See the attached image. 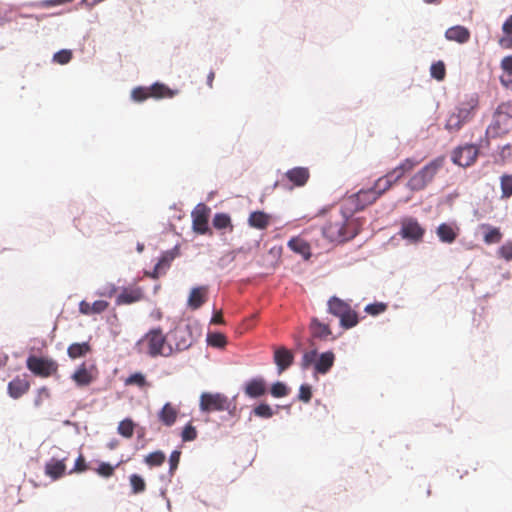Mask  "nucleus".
I'll return each instance as SVG.
<instances>
[{"label":"nucleus","mask_w":512,"mask_h":512,"mask_svg":"<svg viewBox=\"0 0 512 512\" xmlns=\"http://www.w3.org/2000/svg\"><path fill=\"white\" fill-rule=\"evenodd\" d=\"M322 233L331 242H344L354 238L359 233L358 221L345 208L330 216L323 226Z\"/></svg>","instance_id":"obj_1"},{"label":"nucleus","mask_w":512,"mask_h":512,"mask_svg":"<svg viewBox=\"0 0 512 512\" xmlns=\"http://www.w3.org/2000/svg\"><path fill=\"white\" fill-rule=\"evenodd\" d=\"M138 345L151 357H169L173 353V348L166 342V337L161 329H152L147 332Z\"/></svg>","instance_id":"obj_2"},{"label":"nucleus","mask_w":512,"mask_h":512,"mask_svg":"<svg viewBox=\"0 0 512 512\" xmlns=\"http://www.w3.org/2000/svg\"><path fill=\"white\" fill-rule=\"evenodd\" d=\"M443 163L444 158L442 157L432 160L410 177L407 182V187L412 191L423 190L430 182H432L435 175L442 168Z\"/></svg>","instance_id":"obj_3"},{"label":"nucleus","mask_w":512,"mask_h":512,"mask_svg":"<svg viewBox=\"0 0 512 512\" xmlns=\"http://www.w3.org/2000/svg\"><path fill=\"white\" fill-rule=\"evenodd\" d=\"M512 127V102L501 103L493 117V122L488 127V132L495 136L507 134Z\"/></svg>","instance_id":"obj_4"},{"label":"nucleus","mask_w":512,"mask_h":512,"mask_svg":"<svg viewBox=\"0 0 512 512\" xmlns=\"http://www.w3.org/2000/svg\"><path fill=\"white\" fill-rule=\"evenodd\" d=\"M176 91L171 90L162 83H155L150 87H136L131 92V97L136 102L145 101L148 98H172L176 95Z\"/></svg>","instance_id":"obj_5"},{"label":"nucleus","mask_w":512,"mask_h":512,"mask_svg":"<svg viewBox=\"0 0 512 512\" xmlns=\"http://www.w3.org/2000/svg\"><path fill=\"white\" fill-rule=\"evenodd\" d=\"M425 231V228L414 217L407 216L400 220L398 235L412 244L422 242Z\"/></svg>","instance_id":"obj_6"},{"label":"nucleus","mask_w":512,"mask_h":512,"mask_svg":"<svg viewBox=\"0 0 512 512\" xmlns=\"http://www.w3.org/2000/svg\"><path fill=\"white\" fill-rule=\"evenodd\" d=\"M27 368L36 376L48 378L58 372V363L45 357L29 356L26 361Z\"/></svg>","instance_id":"obj_7"},{"label":"nucleus","mask_w":512,"mask_h":512,"mask_svg":"<svg viewBox=\"0 0 512 512\" xmlns=\"http://www.w3.org/2000/svg\"><path fill=\"white\" fill-rule=\"evenodd\" d=\"M377 199V194L372 188L360 190L356 194L344 199L342 207L353 215L355 211L363 210L368 205L373 204Z\"/></svg>","instance_id":"obj_8"},{"label":"nucleus","mask_w":512,"mask_h":512,"mask_svg":"<svg viewBox=\"0 0 512 512\" xmlns=\"http://www.w3.org/2000/svg\"><path fill=\"white\" fill-rule=\"evenodd\" d=\"M231 402L221 393H203L200 397V409L204 412L229 410Z\"/></svg>","instance_id":"obj_9"},{"label":"nucleus","mask_w":512,"mask_h":512,"mask_svg":"<svg viewBox=\"0 0 512 512\" xmlns=\"http://www.w3.org/2000/svg\"><path fill=\"white\" fill-rule=\"evenodd\" d=\"M479 155V147L474 144H465L458 146L452 151L451 159L454 164L461 167L473 165Z\"/></svg>","instance_id":"obj_10"},{"label":"nucleus","mask_w":512,"mask_h":512,"mask_svg":"<svg viewBox=\"0 0 512 512\" xmlns=\"http://www.w3.org/2000/svg\"><path fill=\"white\" fill-rule=\"evenodd\" d=\"M171 338L174 341L176 351L188 349L194 341L192 329L189 325L176 326L171 332Z\"/></svg>","instance_id":"obj_11"},{"label":"nucleus","mask_w":512,"mask_h":512,"mask_svg":"<svg viewBox=\"0 0 512 512\" xmlns=\"http://www.w3.org/2000/svg\"><path fill=\"white\" fill-rule=\"evenodd\" d=\"M68 460L67 456L58 458L52 457L50 458L44 466V473L47 477L52 480H58L62 478L66 474V461Z\"/></svg>","instance_id":"obj_12"},{"label":"nucleus","mask_w":512,"mask_h":512,"mask_svg":"<svg viewBox=\"0 0 512 512\" xmlns=\"http://www.w3.org/2000/svg\"><path fill=\"white\" fill-rule=\"evenodd\" d=\"M209 209L204 205H198L192 212L193 230L198 234H206L208 227Z\"/></svg>","instance_id":"obj_13"},{"label":"nucleus","mask_w":512,"mask_h":512,"mask_svg":"<svg viewBox=\"0 0 512 512\" xmlns=\"http://www.w3.org/2000/svg\"><path fill=\"white\" fill-rule=\"evenodd\" d=\"M274 363L277 366L278 374L287 370L294 362L292 351L284 346L274 348Z\"/></svg>","instance_id":"obj_14"},{"label":"nucleus","mask_w":512,"mask_h":512,"mask_svg":"<svg viewBox=\"0 0 512 512\" xmlns=\"http://www.w3.org/2000/svg\"><path fill=\"white\" fill-rule=\"evenodd\" d=\"M478 105V99L472 96L469 99L462 101L457 106L455 112L457 113L458 117H460L461 120L466 124L474 117Z\"/></svg>","instance_id":"obj_15"},{"label":"nucleus","mask_w":512,"mask_h":512,"mask_svg":"<svg viewBox=\"0 0 512 512\" xmlns=\"http://www.w3.org/2000/svg\"><path fill=\"white\" fill-rule=\"evenodd\" d=\"M460 229L455 223H442L436 229V234L439 240L443 243H453L458 235Z\"/></svg>","instance_id":"obj_16"},{"label":"nucleus","mask_w":512,"mask_h":512,"mask_svg":"<svg viewBox=\"0 0 512 512\" xmlns=\"http://www.w3.org/2000/svg\"><path fill=\"white\" fill-rule=\"evenodd\" d=\"M310 173L308 168L305 167H295L288 170L284 174V179L288 180L292 183V186L301 187L304 186L309 180Z\"/></svg>","instance_id":"obj_17"},{"label":"nucleus","mask_w":512,"mask_h":512,"mask_svg":"<svg viewBox=\"0 0 512 512\" xmlns=\"http://www.w3.org/2000/svg\"><path fill=\"white\" fill-rule=\"evenodd\" d=\"M8 394L13 399H18L30 389V382L26 378L16 377L8 383Z\"/></svg>","instance_id":"obj_18"},{"label":"nucleus","mask_w":512,"mask_h":512,"mask_svg":"<svg viewBox=\"0 0 512 512\" xmlns=\"http://www.w3.org/2000/svg\"><path fill=\"white\" fill-rule=\"evenodd\" d=\"M470 37V31L461 25L452 26L445 31V38L448 41H454L459 44L467 43L470 40Z\"/></svg>","instance_id":"obj_19"},{"label":"nucleus","mask_w":512,"mask_h":512,"mask_svg":"<svg viewBox=\"0 0 512 512\" xmlns=\"http://www.w3.org/2000/svg\"><path fill=\"white\" fill-rule=\"evenodd\" d=\"M144 298V292L141 288H125L117 296L118 305L132 304L141 301Z\"/></svg>","instance_id":"obj_20"},{"label":"nucleus","mask_w":512,"mask_h":512,"mask_svg":"<svg viewBox=\"0 0 512 512\" xmlns=\"http://www.w3.org/2000/svg\"><path fill=\"white\" fill-rule=\"evenodd\" d=\"M245 394L250 398H258L266 393V382L261 377L249 380L244 387Z\"/></svg>","instance_id":"obj_21"},{"label":"nucleus","mask_w":512,"mask_h":512,"mask_svg":"<svg viewBox=\"0 0 512 512\" xmlns=\"http://www.w3.org/2000/svg\"><path fill=\"white\" fill-rule=\"evenodd\" d=\"M208 288L206 286L195 287L191 290L188 298V306L199 309L207 300Z\"/></svg>","instance_id":"obj_22"},{"label":"nucleus","mask_w":512,"mask_h":512,"mask_svg":"<svg viewBox=\"0 0 512 512\" xmlns=\"http://www.w3.org/2000/svg\"><path fill=\"white\" fill-rule=\"evenodd\" d=\"M108 307L109 303L104 300H97L93 303L82 300L79 303V311L83 315L100 314L104 312Z\"/></svg>","instance_id":"obj_23"},{"label":"nucleus","mask_w":512,"mask_h":512,"mask_svg":"<svg viewBox=\"0 0 512 512\" xmlns=\"http://www.w3.org/2000/svg\"><path fill=\"white\" fill-rule=\"evenodd\" d=\"M71 379L76 383L77 386L84 387L90 385L93 382L94 376L86 367V364L82 363L72 374Z\"/></svg>","instance_id":"obj_24"},{"label":"nucleus","mask_w":512,"mask_h":512,"mask_svg":"<svg viewBox=\"0 0 512 512\" xmlns=\"http://www.w3.org/2000/svg\"><path fill=\"white\" fill-rule=\"evenodd\" d=\"M179 411L170 402L166 403L158 413V418L165 426H172L178 417Z\"/></svg>","instance_id":"obj_25"},{"label":"nucleus","mask_w":512,"mask_h":512,"mask_svg":"<svg viewBox=\"0 0 512 512\" xmlns=\"http://www.w3.org/2000/svg\"><path fill=\"white\" fill-rule=\"evenodd\" d=\"M335 355L332 351L322 353L315 362V373L326 374L334 365Z\"/></svg>","instance_id":"obj_26"},{"label":"nucleus","mask_w":512,"mask_h":512,"mask_svg":"<svg viewBox=\"0 0 512 512\" xmlns=\"http://www.w3.org/2000/svg\"><path fill=\"white\" fill-rule=\"evenodd\" d=\"M503 71L500 76V83L503 87L512 90V55L505 56L500 63Z\"/></svg>","instance_id":"obj_27"},{"label":"nucleus","mask_w":512,"mask_h":512,"mask_svg":"<svg viewBox=\"0 0 512 512\" xmlns=\"http://www.w3.org/2000/svg\"><path fill=\"white\" fill-rule=\"evenodd\" d=\"M419 163L420 161L414 158H406L397 167L389 172L396 179V181H399L406 173L411 172Z\"/></svg>","instance_id":"obj_28"},{"label":"nucleus","mask_w":512,"mask_h":512,"mask_svg":"<svg viewBox=\"0 0 512 512\" xmlns=\"http://www.w3.org/2000/svg\"><path fill=\"white\" fill-rule=\"evenodd\" d=\"M174 257L175 256L172 252H165L156 263L153 272L149 273L148 275L153 279H157L160 275L165 274L166 270L170 267Z\"/></svg>","instance_id":"obj_29"},{"label":"nucleus","mask_w":512,"mask_h":512,"mask_svg":"<svg viewBox=\"0 0 512 512\" xmlns=\"http://www.w3.org/2000/svg\"><path fill=\"white\" fill-rule=\"evenodd\" d=\"M396 179L391 175L390 172L380 177L374 183V186L371 187L372 190L377 194V198H379L382 194L388 191L395 183Z\"/></svg>","instance_id":"obj_30"},{"label":"nucleus","mask_w":512,"mask_h":512,"mask_svg":"<svg viewBox=\"0 0 512 512\" xmlns=\"http://www.w3.org/2000/svg\"><path fill=\"white\" fill-rule=\"evenodd\" d=\"M271 217L263 211H255L249 215L248 223L256 229H266L270 224Z\"/></svg>","instance_id":"obj_31"},{"label":"nucleus","mask_w":512,"mask_h":512,"mask_svg":"<svg viewBox=\"0 0 512 512\" xmlns=\"http://www.w3.org/2000/svg\"><path fill=\"white\" fill-rule=\"evenodd\" d=\"M351 306L342 299L333 296L328 300V311L336 317L344 316Z\"/></svg>","instance_id":"obj_32"},{"label":"nucleus","mask_w":512,"mask_h":512,"mask_svg":"<svg viewBox=\"0 0 512 512\" xmlns=\"http://www.w3.org/2000/svg\"><path fill=\"white\" fill-rule=\"evenodd\" d=\"M311 335L314 338L327 339L331 334V329L328 324L320 322L314 318L310 324Z\"/></svg>","instance_id":"obj_33"},{"label":"nucleus","mask_w":512,"mask_h":512,"mask_svg":"<svg viewBox=\"0 0 512 512\" xmlns=\"http://www.w3.org/2000/svg\"><path fill=\"white\" fill-rule=\"evenodd\" d=\"M288 247L292 251L303 256L305 259H309L311 256L310 245L308 244L307 241H305L301 238L295 237V238H292L291 240H289Z\"/></svg>","instance_id":"obj_34"},{"label":"nucleus","mask_w":512,"mask_h":512,"mask_svg":"<svg viewBox=\"0 0 512 512\" xmlns=\"http://www.w3.org/2000/svg\"><path fill=\"white\" fill-rule=\"evenodd\" d=\"M91 352L89 342L72 343L67 348V354L71 359H77L86 356Z\"/></svg>","instance_id":"obj_35"},{"label":"nucleus","mask_w":512,"mask_h":512,"mask_svg":"<svg viewBox=\"0 0 512 512\" xmlns=\"http://www.w3.org/2000/svg\"><path fill=\"white\" fill-rule=\"evenodd\" d=\"M339 319H340V325L344 329L353 328L359 322L358 314L352 308H350L347 312H345L344 316L339 317Z\"/></svg>","instance_id":"obj_36"},{"label":"nucleus","mask_w":512,"mask_h":512,"mask_svg":"<svg viewBox=\"0 0 512 512\" xmlns=\"http://www.w3.org/2000/svg\"><path fill=\"white\" fill-rule=\"evenodd\" d=\"M212 224L216 229H226L229 228L231 231L233 229V225L231 223V218L226 213H217L215 214Z\"/></svg>","instance_id":"obj_37"},{"label":"nucleus","mask_w":512,"mask_h":512,"mask_svg":"<svg viewBox=\"0 0 512 512\" xmlns=\"http://www.w3.org/2000/svg\"><path fill=\"white\" fill-rule=\"evenodd\" d=\"M124 384L126 386H137L139 388L149 386V383L147 382L145 375L140 372L131 374L129 377L125 379Z\"/></svg>","instance_id":"obj_38"},{"label":"nucleus","mask_w":512,"mask_h":512,"mask_svg":"<svg viewBox=\"0 0 512 512\" xmlns=\"http://www.w3.org/2000/svg\"><path fill=\"white\" fill-rule=\"evenodd\" d=\"M465 123L458 117L456 112L451 113L446 121L445 129L449 132H457L459 131Z\"/></svg>","instance_id":"obj_39"},{"label":"nucleus","mask_w":512,"mask_h":512,"mask_svg":"<svg viewBox=\"0 0 512 512\" xmlns=\"http://www.w3.org/2000/svg\"><path fill=\"white\" fill-rule=\"evenodd\" d=\"M134 427V422L131 419L127 418L119 423L117 431L121 436L125 438H131L134 433Z\"/></svg>","instance_id":"obj_40"},{"label":"nucleus","mask_w":512,"mask_h":512,"mask_svg":"<svg viewBox=\"0 0 512 512\" xmlns=\"http://www.w3.org/2000/svg\"><path fill=\"white\" fill-rule=\"evenodd\" d=\"M431 76L437 81L444 80L446 76V67L443 61H437L430 67Z\"/></svg>","instance_id":"obj_41"},{"label":"nucleus","mask_w":512,"mask_h":512,"mask_svg":"<svg viewBox=\"0 0 512 512\" xmlns=\"http://www.w3.org/2000/svg\"><path fill=\"white\" fill-rule=\"evenodd\" d=\"M487 232L484 234V242L486 244L499 243L502 238V234L498 228L485 226Z\"/></svg>","instance_id":"obj_42"},{"label":"nucleus","mask_w":512,"mask_h":512,"mask_svg":"<svg viewBox=\"0 0 512 512\" xmlns=\"http://www.w3.org/2000/svg\"><path fill=\"white\" fill-rule=\"evenodd\" d=\"M166 456L162 451H155L150 454H148L145 457V462L147 465L154 467V466H161L165 462Z\"/></svg>","instance_id":"obj_43"},{"label":"nucleus","mask_w":512,"mask_h":512,"mask_svg":"<svg viewBox=\"0 0 512 512\" xmlns=\"http://www.w3.org/2000/svg\"><path fill=\"white\" fill-rule=\"evenodd\" d=\"M130 485L132 488V492L134 494L142 493L146 489V484H145L144 479L137 474H132L130 476Z\"/></svg>","instance_id":"obj_44"},{"label":"nucleus","mask_w":512,"mask_h":512,"mask_svg":"<svg viewBox=\"0 0 512 512\" xmlns=\"http://www.w3.org/2000/svg\"><path fill=\"white\" fill-rule=\"evenodd\" d=\"M501 191L502 198H509L512 196V175H503L501 177Z\"/></svg>","instance_id":"obj_45"},{"label":"nucleus","mask_w":512,"mask_h":512,"mask_svg":"<svg viewBox=\"0 0 512 512\" xmlns=\"http://www.w3.org/2000/svg\"><path fill=\"white\" fill-rule=\"evenodd\" d=\"M317 358V351L315 349L306 351L301 359L300 366L302 369L306 370L308 369L312 364L315 365Z\"/></svg>","instance_id":"obj_46"},{"label":"nucleus","mask_w":512,"mask_h":512,"mask_svg":"<svg viewBox=\"0 0 512 512\" xmlns=\"http://www.w3.org/2000/svg\"><path fill=\"white\" fill-rule=\"evenodd\" d=\"M253 412L256 416L261 418H271L274 414L272 408L265 403L256 406Z\"/></svg>","instance_id":"obj_47"},{"label":"nucleus","mask_w":512,"mask_h":512,"mask_svg":"<svg viewBox=\"0 0 512 512\" xmlns=\"http://www.w3.org/2000/svg\"><path fill=\"white\" fill-rule=\"evenodd\" d=\"M182 440L184 442L193 441L197 438V430L192 424H187L181 433Z\"/></svg>","instance_id":"obj_48"},{"label":"nucleus","mask_w":512,"mask_h":512,"mask_svg":"<svg viewBox=\"0 0 512 512\" xmlns=\"http://www.w3.org/2000/svg\"><path fill=\"white\" fill-rule=\"evenodd\" d=\"M288 388L287 386L282 382H276L271 387V394L275 398H281L288 395Z\"/></svg>","instance_id":"obj_49"},{"label":"nucleus","mask_w":512,"mask_h":512,"mask_svg":"<svg viewBox=\"0 0 512 512\" xmlns=\"http://www.w3.org/2000/svg\"><path fill=\"white\" fill-rule=\"evenodd\" d=\"M209 345L213 347H224L226 344V337L221 333H214L208 337Z\"/></svg>","instance_id":"obj_50"},{"label":"nucleus","mask_w":512,"mask_h":512,"mask_svg":"<svg viewBox=\"0 0 512 512\" xmlns=\"http://www.w3.org/2000/svg\"><path fill=\"white\" fill-rule=\"evenodd\" d=\"M511 157H512V145L506 144L500 148L498 157L496 158V162L504 163Z\"/></svg>","instance_id":"obj_51"},{"label":"nucleus","mask_w":512,"mask_h":512,"mask_svg":"<svg viewBox=\"0 0 512 512\" xmlns=\"http://www.w3.org/2000/svg\"><path fill=\"white\" fill-rule=\"evenodd\" d=\"M72 58V52L70 50H61L54 54L53 60L59 64H67Z\"/></svg>","instance_id":"obj_52"},{"label":"nucleus","mask_w":512,"mask_h":512,"mask_svg":"<svg viewBox=\"0 0 512 512\" xmlns=\"http://www.w3.org/2000/svg\"><path fill=\"white\" fill-rule=\"evenodd\" d=\"M387 309V305L384 303H373L365 307V312L370 315H378L383 313Z\"/></svg>","instance_id":"obj_53"},{"label":"nucleus","mask_w":512,"mask_h":512,"mask_svg":"<svg viewBox=\"0 0 512 512\" xmlns=\"http://www.w3.org/2000/svg\"><path fill=\"white\" fill-rule=\"evenodd\" d=\"M50 398V391L48 388L46 387H41L40 389H38L37 391V395L35 397V400H34V405L36 407H40L43 402L47 399Z\"/></svg>","instance_id":"obj_54"},{"label":"nucleus","mask_w":512,"mask_h":512,"mask_svg":"<svg viewBox=\"0 0 512 512\" xmlns=\"http://www.w3.org/2000/svg\"><path fill=\"white\" fill-rule=\"evenodd\" d=\"M114 470H115V468L111 464L106 463V462H102V463H100V465L96 469V472L100 476L108 478V477H111L114 474Z\"/></svg>","instance_id":"obj_55"},{"label":"nucleus","mask_w":512,"mask_h":512,"mask_svg":"<svg viewBox=\"0 0 512 512\" xmlns=\"http://www.w3.org/2000/svg\"><path fill=\"white\" fill-rule=\"evenodd\" d=\"M88 469V466L86 464L85 458L82 454L78 456V458L75 461L74 467L69 471V474L72 473H81Z\"/></svg>","instance_id":"obj_56"},{"label":"nucleus","mask_w":512,"mask_h":512,"mask_svg":"<svg viewBox=\"0 0 512 512\" xmlns=\"http://www.w3.org/2000/svg\"><path fill=\"white\" fill-rule=\"evenodd\" d=\"M299 400L308 403L312 398L311 387L308 385H301L299 389Z\"/></svg>","instance_id":"obj_57"},{"label":"nucleus","mask_w":512,"mask_h":512,"mask_svg":"<svg viewBox=\"0 0 512 512\" xmlns=\"http://www.w3.org/2000/svg\"><path fill=\"white\" fill-rule=\"evenodd\" d=\"M180 451H173L169 457V465H170V473L173 474L174 471L177 469L179 461H180Z\"/></svg>","instance_id":"obj_58"},{"label":"nucleus","mask_w":512,"mask_h":512,"mask_svg":"<svg viewBox=\"0 0 512 512\" xmlns=\"http://www.w3.org/2000/svg\"><path fill=\"white\" fill-rule=\"evenodd\" d=\"M499 254L506 260H512V242L502 245L499 249Z\"/></svg>","instance_id":"obj_59"},{"label":"nucleus","mask_w":512,"mask_h":512,"mask_svg":"<svg viewBox=\"0 0 512 512\" xmlns=\"http://www.w3.org/2000/svg\"><path fill=\"white\" fill-rule=\"evenodd\" d=\"M499 45L504 49L512 48V34H505L498 41Z\"/></svg>","instance_id":"obj_60"},{"label":"nucleus","mask_w":512,"mask_h":512,"mask_svg":"<svg viewBox=\"0 0 512 512\" xmlns=\"http://www.w3.org/2000/svg\"><path fill=\"white\" fill-rule=\"evenodd\" d=\"M502 31L504 34H512V15L503 23Z\"/></svg>","instance_id":"obj_61"},{"label":"nucleus","mask_w":512,"mask_h":512,"mask_svg":"<svg viewBox=\"0 0 512 512\" xmlns=\"http://www.w3.org/2000/svg\"><path fill=\"white\" fill-rule=\"evenodd\" d=\"M212 324H223L224 318L221 311H216L211 319Z\"/></svg>","instance_id":"obj_62"},{"label":"nucleus","mask_w":512,"mask_h":512,"mask_svg":"<svg viewBox=\"0 0 512 512\" xmlns=\"http://www.w3.org/2000/svg\"><path fill=\"white\" fill-rule=\"evenodd\" d=\"M116 290L117 289L114 285H110L105 291L101 292L100 295L112 297Z\"/></svg>","instance_id":"obj_63"},{"label":"nucleus","mask_w":512,"mask_h":512,"mask_svg":"<svg viewBox=\"0 0 512 512\" xmlns=\"http://www.w3.org/2000/svg\"><path fill=\"white\" fill-rule=\"evenodd\" d=\"M214 78H215V73L214 71H210V73L208 74L207 76V85L212 88L213 86V81H214Z\"/></svg>","instance_id":"obj_64"}]
</instances>
